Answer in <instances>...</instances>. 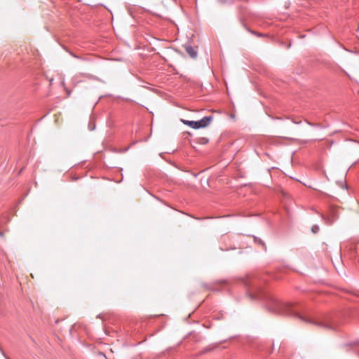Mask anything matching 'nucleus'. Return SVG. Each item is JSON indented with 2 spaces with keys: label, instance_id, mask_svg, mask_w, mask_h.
Listing matches in <instances>:
<instances>
[{
  "label": "nucleus",
  "instance_id": "f257e3e1",
  "mask_svg": "<svg viewBox=\"0 0 359 359\" xmlns=\"http://www.w3.org/2000/svg\"><path fill=\"white\" fill-rule=\"evenodd\" d=\"M277 306L280 307V309H282V307H283V309H287V311H281V312L283 313H284V314L297 316V317L301 318L302 320H304L305 322L313 323V324L318 325L319 326L325 327L327 329H330V330H334L335 329L334 328V325L331 322H328V321L316 322V321H313V320H310L308 318L303 317V316H300L299 314L296 313L294 311L291 310L290 306L288 305V304H279L278 303Z\"/></svg>",
  "mask_w": 359,
  "mask_h": 359
},
{
  "label": "nucleus",
  "instance_id": "f03ea898",
  "mask_svg": "<svg viewBox=\"0 0 359 359\" xmlns=\"http://www.w3.org/2000/svg\"><path fill=\"white\" fill-rule=\"evenodd\" d=\"M212 119V116H208L203 117L199 121H183V122L185 125L189 126L194 129H199L209 126Z\"/></svg>",
  "mask_w": 359,
  "mask_h": 359
},
{
  "label": "nucleus",
  "instance_id": "7ed1b4c3",
  "mask_svg": "<svg viewBox=\"0 0 359 359\" xmlns=\"http://www.w3.org/2000/svg\"><path fill=\"white\" fill-rule=\"evenodd\" d=\"M186 51L191 58H196L197 57V51L195 48L191 46H187Z\"/></svg>",
  "mask_w": 359,
  "mask_h": 359
},
{
  "label": "nucleus",
  "instance_id": "20e7f679",
  "mask_svg": "<svg viewBox=\"0 0 359 359\" xmlns=\"http://www.w3.org/2000/svg\"><path fill=\"white\" fill-rule=\"evenodd\" d=\"M321 217L325 221V222L328 224H331L334 220L337 218L334 215H332V219L327 218L324 215H321Z\"/></svg>",
  "mask_w": 359,
  "mask_h": 359
},
{
  "label": "nucleus",
  "instance_id": "39448f33",
  "mask_svg": "<svg viewBox=\"0 0 359 359\" xmlns=\"http://www.w3.org/2000/svg\"><path fill=\"white\" fill-rule=\"evenodd\" d=\"M311 231H312L314 233H316L318 232V231H319V226H318V225H314V226H312V228H311Z\"/></svg>",
  "mask_w": 359,
  "mask_h": 359
},
{
  "label": "nucleus",
  "instance_id": "423d86ee",
  "mask_svg": "<svg viewBox=\"0 0 359 359\" xmlns=\"http://www.w3.org/2000/svg\"><path fill=\"white\" fill-rule=\"evenodd\" d=\"M259 243L262 245H264V243L261 240L259 241Z\"/></svg>",
  "mask_w": 359,
  "mask_h": 359
},
{
  "label": "nucleus",
  "instance_id": "0eeeda50",
  "mask_svg": "<svg viewBox=\"0 0 359 359\" xmlns=\"http://www.w3.org/2000/svg\"><path fill=\"white\" fill-rule=\"evenodd\" d=\"M306 123H307L308 124H309V125L312 126V124H311L310 122L307 121H306Z\"/></svg>",
  "mask_w": 359,
  "mask_h": 359
},
{
  "label": "nucleus",
  "instance_id": "6e6552de",
  "mask_svg": "<svg viewBox=\"0 0 359 359\" xmlns=\"http://www.w3.org/2000/svg\"><path fill=\"white\" fill-rule=\"evenodd\" d=\"M3 236V233L1 232H0V236Z\"/></svg>",
  "mask_w": 359,
  "mask_h": 359
}]
</instances>
